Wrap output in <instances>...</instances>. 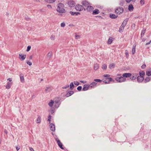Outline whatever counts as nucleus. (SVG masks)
<instances>
[{"instance_id": "obj_8", "label": "nucleus", "mask_w": 151, "mask_h": 151, "mask_svg": "<svg viewBox=\"0 0 151 151\" xmlns=\"http://www.w3.org/2000/svg\"><path fill=\"white\" fill-rule=\"evenodd\" d=\"M137 81L139 83H142L144 80V77L143 76H137Z\"/></svg>"}, {"instance_id": "obj_37", "label": "nucleus", "mask_w": 151, "mask_h": 151, "mask_svg": "<svg viewBox=\"0 0 151 151\" xmlns=\"http://www.w3.org/2000/svg\"><path fill=\"white\" fill-rule=\"evenodd\" d=\"M139 76H143L145 75V73L144 71H142L141 72H139Z\"/></svg>"}, {"instance_id": "obj_59", "label": "nucleus", "mask_w": 151, "mask_h": 151, "mask_svg": "<svg viewBox=\"0 0 151 151\" xmlns=\"http://www.w3.org/2000/svg\"><path fill=\"white\" fill-rule=\"evenodd\" d=\"M125 55H126V56L127 57V58L128 56H129V53H128V52L127 51V52H125Z\"/></svg>"}, {"instance_id": "obj_2", "label": "nucleus", "mask_w": 151, "mask_h": 151, "mask_svg": "<svg viewBox=\"0 0 151 151\" xmlns=\"http://www.w3.org/2000/svg\"><path fill=\"white\" fill-rule=\"evenodd\" d=\"M124 11V9L121 6L116 7L115 10L116 14L118 15L122 14L123 13Z\"/></svg>"}, {"instance_id": "obj_57", "label": "nucleus", "mask_w": 151, "mask_h": 151, "mask_svg": "<svg viewBox=\"0 0 151 151\" xmlns=\"http://www.w3.org/2000/svg\"><path fill=\"white\" fill-rule=\"evenodd\" d=\"M50 39L52 40H54L55 39V36H54L52 35L50 37Z\"/></svg>"}, {"instance_id": "obj_34", "label": "nucleus", "mask_w": 151, "mask_h": 151, "mask_svg": "<svg viewBox=\"0 0 151 151\" xmlns=\"http://www.w3.org/2000/svg\"><path fill=\"white\" fill-rule=\"evenodd\" d=\"M54 103L53 101L52 100H51L50 102L48 103V105L52 107Z\"/></svg>"}, {"instance_id": "obj_55", "label": "nucleus", "mask_w": 151, "mask_h": 151, "mask_svg": "<svg viewBox=\"0 0 151 151\" xmlns=\"http://www.w3.org/2000/svg\"><path fill=\"white\" fill-rule=\"evenodd\" d=\"M141 68L142 69H144L146 67V65L145 64H143L142 66H141Z\"/></svg>"}, {"instance_id": "obj_56", "label": "nucleus", "mask_w": 151, "mask_h": 151, "mask_svg": "<svg viewBox=\"0 0 151 151\" xmlns=\"http://www.w3.org/2000/svg\"><path fill=\"white\" fill-rule=\"evenodd\" d=\"M16 149L17 151L19 150L20 149V147L19 146H17L16 147Z\"/></svg>"}, {"instance_id": "obj_38", "label": "nucleus", "mask_w": 151, "mask_h": 151, "mask_svg": "<svg viewBox=\"0 0 151 151\" xmlns=\"http://www.w3.org/2000/svg\"><path fill=\"white\" fill-rule=\"evenodd\" d=\"M135 52V46H133L132 50V52L133 54H134Z\"/></svg>"}, {"instance_id": "obj_64", "label": "nucleus", "mask_w": 151, "mask_h": 151, "mask_svg": "<svg viewBox=\"0 0 151 151\" xmlns=\"http://www.w3.org/2000/svg\"><path fill=\"white\" fill-rule=\"evenodd\" d=\"M7 80L8 81H10V82H11L12 81V79L11 78H7Z\"/></svg>"}, {"instance_id": "obj_14", "label": "nucleus", "mask_w": 151, "mask_h": 151, "mask_svg": "<svg viewBox=\"0 0 151 151\" xmlns=\"http://www.w3.org/2000/svg\"><path fill=\"white\" fill-rule=\"evenodd\" d=\"M118 15H116L113 14H109V17L112 19H115L117 18Z\"/></svg>"}, {"instance_id": "obj_58", "label": "nucleus", "mask_w": 151, "mask_h": 151, "mask_svg": "<svg viewBox=\"0 0 151 151\" xmlns=\"http://www.w3.org/2000/svg\"><path fill=\"white\" fill-rule=\"evenodd\" d=\"M25 19L27 21H29L30 20V18L28 17H25Z\"/></svg>"}, {"instance_id": "obj_6", "label": "nucleus", "mask_w": 151, "mask_h": 151, "mask_svg": "<svg viewBox=\"0 0 151 151\" xmlns=\"http://www.w3.org/2000/svg\"><path fill=\"white\" fill-rule=\"evenodd\" d=\"M55 140L57 142V143L58 144V145L59 147L62 149L63 150L64 149V148L63 147V144L60 141L59 139L58 138H56Z\"/></svg>"}, {"instance_id": "obj_12", "label": "nucleus", "mask_w": 151, "mask_h": 151, "mask_svg": "<svg viewBox=\"0 0 151 151\" xmlns=\"http://www.w3.org/2000/svg\"><path fill=\"white\" fill-rule=\"evenodd\" d=\"M26 57V55H23L22 54H19V58L21 61H23L25 59Z\"/></svg>"}, {"instance_id": "obj_45", "label": "nucleus", "mask_w": 151, "mask_h": 151, "mask_svg": "<svg viewBox=\"0 0 151 151\" xmlns=\"http://www.w3.org/2000/svg\"><path fill=\"white\" fill-rule=\"evenodd\" d=\"M73 83L76 86H78L80 84L77 81H74L73 82Z\"/></svg>"}, {"instance_id": "obj_35", "label": "nucleus", "mask_w": 151, "mask_h": 151, "mask_svg": "<svg viewBox=\"0 0 151 151\" xmlns=\"http://www.w3.org/2000/svg\"><path fill=\"white\" fill-rule=\"evenodd\" d=\"M45 1L49 3H53L56 0H45Z\"/></svg>"}, {"instance_id": "obj_20", "label": "nucleus", "mask_w": 151, "mask_h": 151, "mask_svg": "<svg viewBox=\"0 0 151 151\" xmlns=\"http://www.w3.org/2000/svg\"><path fill=\"white\" fill-rule=\"evenodd\" d=\"M100 13L99 10L97 9H96L95 10L93 11L92 14L93 15H96L99 14Z\"/></svg>"}, {"instance_id": "obj_25", "label": "nucleus", "mask_w": 151, "mask_h": 151, "mask_svg": "<svg viewBox=\"0 0 151 151\" xmlns=\"http://www.w3.org/2000/svg\"><path fill=\"white\" fill-rule=\"evenodd\" d=\"M20 77L21 82L22 83H24V81L23 75L22 74H20Z\"/></svg>"}, {"instance_id": "obj_62", "label": "nucleus", "mask_w": 151, "mask_h": 151, "mask_svg": "<svg viewBox=\"0 0 151 151\" xmlns=\"http://www.w3.org/2000/svg\"><path fill=\"white\" fill-rule=\"evenodd\" d=\"M80 82L82 83H86V81H80Z\"/></svg>"}, {"instance_id": "obj_7", "label": "nucleus", "mask_w": 151, "mask_h": 151, "mask_svg": "<svg viewBox=\"0 0 151 151\" xmlns=\"http://www.w3.org/2000/svg\"><path fill=\"white\" fill-rule=\"evenodd\" d=\"M93 9L94 8L93 6H87L86 9L84 8V10L85 11L86 10L87 11L91 12L92 11Z\"/></svg>"}, {"instance_id": "obj_42", "label": "nucleus", "mask_w": 151, "mask_h": 151, "mask_svg": "<svg viewBox=\"0 0 151 151\" xmlns=\"http://www.w3.org/2000/svg\"><path fill=\"white\" fill-rule=\"evenodd\" d=\"M124 2H124V1L123 0H121L120 1V2L119 3V5L121 6H123V5L124 4Z\"/></svg>"}, {"instance_id": "obj_11", "label": "nucleus", "mask_w": 151, "mask_h": 151, "mask_svg": "<svg viewBox=\"0 0 151 151\" xmlns=\"http://www.w3.org/2000/svg\"><path fill=\"white\" fill-rule=\"evenodd\" d=\"M89 87V85L88 84H85L83 85V87L82 89L83 91H86L87 90Z\"/></svg>"}, {"instance_id": "obj_17", "label": "nucleus", "mask_w": 151, "mask_h": 151, "mask_svg": "<svg viewBox=\"0 0 151 151\" xmlns=\"http://www.w3.org/2000/svg\"><path fill=\"white\" fill-rule=\"evenodd\" d=\"M53 89V88L51 86H49L47 87L45 89V91L47 93L48 92L52 91Z\"/></svg>"}, {"instance_id": "obj_3", "label": "nucleus", "mask_w": 151, "mask_h": 151, "mask_svg": "<svg viewBox=\"0 0 151 151\" xmlns=\"http://www.w3.org/2000/svg\"><path fill=\"white\" fill-rule=\"evenodd\" d=\"M115 79L119 82H124L126 81L125 78H124L123 76L120 77H116L115 78Z\"/></svg>"}, {"instance_id": "obj_9", "label": "nucleus", "mask_w": 151, "mask_h": 151, "mask_svg": "<svg viewBox=\"0 0 151 151\" xmlns=\"http://www.w3.org/2000/svg\"><path fill=\"white\" fill-rule=\"evenodd\" d=\"M50 124V128L51 130L52 131H54L55 130V126L54 124L53 123H50L49 122Z\"/></svg>"}, {"instance_id": "obj_1", "label": "nucleus", "mask_w": 151, "mask_h": 151, "mask_svg": "<svg viewBox=\"0 0 151 151\" xmlns=\"http://www.w3.org/2000/svg\"><path fill=\"white\" fill-rule=\"evenodd\" d=\"M57 11L60 13H64L65 11L64 9V5L61 3H58L57 5Z\"/></svg>"}, {"instance_id": "obj_61", "label": "nucleus", "mask_w": 151, "mask_h": 151, "mask_svg": "<svg viewBox=\"0 0 151 151\" xmlns=\"http://www.w3.org/2000/svg\"><path fill=\"white\" fill-rule=\"evenodd\" d=\"M47 6L49 9H50V8L51 9V8H52L51 6L50 5H47Z\"/></svg>"}, {"instance_id": "obj_44", "label": "nucleus", "mask_w": 151, "mask_h": 151, "mask_svg": "<svg viewBox=\"0 0 151 151\" xmlns=\"http://www.w3.org/2000/svg\"><path fill=\"white\" fill-rule=\"evenodd\" d=\"M94 81L95 82H102V80L99 79H94Z\"/></svg>"}, {"instance_id": "obj_10", "label": "nucleus", "mask_w": 151, "mask_h": 151, "mask_svg": "<svg viewBox=\"0 0 151 151\" xmlns=\"http://www.w3.org/2000/svg\"><path fill=\"white\" fill-rule=\"evenodd\" d=\"M68 4L70 7H73L75 5V2L73 1H69L68 2Z\"/></svg>"}, {"instance_id": "obj_46", "label": "nucleus", "mask_w": 151, "mask_h": 151, "mask_svg": "<svg viewBox=\"0 0 151 151\" xmlns=\"http://www.w3.org/2000/svg\"><path fill=\"white\" fill-rule=\"evenodd\" d=\"M132 74V75H133V76H134L135 77H136V78H137V76H138V73H133Z\"/></svg>"}, {"instance_id": "obj_47", "label": "nucleus", "mask_w": 151, "mask_h": 151, "mask_svg": "<svg viewBox=\"0 0 151 151\" xmlns=\"http://www.w3.org/2000/svg\"><path fill=\"white\" fill-rule=\"evenodd\" d=\"M26 63L27 64H28L30 66L32 65V63L29 60H27L26 61Z\"/></svg>"}, {"instance_id": "obj_22", "label": "nucleus", "mask_w": 151, "mask_h": 151, "mask_svg": "<svg viewBox=\"0 0 151 151\" xmlns=\"http://www.w3.org/2000/svg\"><path fill=\"white\" fill-rule=\"evenodd\" d=\"M128 21V18H126L123 21L122 25L125 27Z\"/></svg>"}, {"instance_id": "obj_32", "label": "nucleus", "mask_w": 151, "mask_h": 151, "mask_svg": "<svg viewBox=\"0 0 151 151\" xmlns=\"http://www.w3.org/2000/svg\"><path fill=\"white\" fill-rule=\"evenodd\" d=\"M124 27H125L124 26L121 25L120 26L119 28V31L120 32H121L124 29Z\"/></svg>"}, {"instance_id": "obj_39", "label": "nucleus", "mask_w": 151, "mask_h": 151, "mask_svg": "<svg viewBox=\"0 0 151 151\" xmlns=\"http://www.w3.org/2000/svg\"><path fill=\"white\" fill-rule=\"evenodd\" d=\"M102 68L103 70H106L107 68V65L106 64H104L102 65Z\"/></svg>"}, {"instance_id": "obj_18", "label": "nucleus", "mask_w": 151, "mask_h": 151, "mask_svg": "<svg viewBox=\"0 0 151 151\" xmlns=\"http://www.w3.org/2000/svg\"><path fill=\"white\" fill-rule=\"evenodd\" d=\"M96 84L97 83L96 82H93L89 85V87L91 88H93L96 86Z\"/></svg>"}, {"instance_id": "obj_43", "label": "nucleus", "mask_w": 151, "mask_h": 151, "mask_svg": "<svg viewBox=\"0 0 151 151\" xmlns=\"http://www.w3.org/2000/svg\"><path fill=\"white\" fill-rule=\"evenodd\" d=\"M52 52H51V51L49 52L48 53L47 55V56L49 57L50 58H51L52 56Z\"/></svg>"}, {"instance_id": "obj_23", "label": "nucleus", "mask_w": 151, "mask_h": 151, "mask_svg": "<svg viewBox=\"0 0 151 151\" xmlns=\"http://www.w3.org/2000/svg\"><path fill=\"white\" fill-rule=\"evenodd\" d=\"M70 13L72 15H78V14H80V13L79 12H73L71 11L70 12Z\"/></svg>"}, {"instance_id": "obj_33", "label": "nucleus", "mask_w": 151, "mask_h": 151, "mask_svg": "<svg viewBox=\"0 0 151 151\" xmlns=\"http://www.w3.org/2000/svg\"><path fill=\"white\" fill-rule=\"evenodd\" d=\"M115 65L114 64L111 63L109 65V68L110 69H112L114 68Z\"/></svg>"}, {"instance_id": "obj_36", "label": "nucleus", "mask_w": 151, "mask_h": 151, "mask_svg": "<svg viewBox=\"0 0 151 151\" xmlns=\"http://www.w3.org/2000/svg\"><path fill=\"white\" fill-rule=\"evenodd\" d=\"M70 89L71 90H73L74 87V86L73 82L70 83Z\"/></svg>"}, {"instance_id": "obj_4", "label": "nucleus", "mask_w": 151, "mask_h": 151, "mask_svg": "<svg viewBox=\"0 0 151 151\" xmlns=\"http://www.w3.org/2000/svg\"><path fill=\"white\" fill-rule=\"evenodd\" d=\"M103 82L105 83H109L111 81H113L114 82V81L111 78H104L103 79Z\"/></svg>"}, {"instance_id": "obj_28", "label": "nucleus", "mask_w": 151, "mask_h": 151, "mask_svg": "<svg viewBox=\"0 0 151 151\" xmlns=\"http://www.w3.org/2000/svg\"><path fill=\"white\" fill-rule=\"evenodd\" d=\"M41 118L40 116L39 115L38 116V117L36 120V122L37 123H40L41 122Z\"/></svg>"}, {"instance_id": "obj_54", "label": "nucleus", "mask_w": 151, "mask_h": 151, "mask_svg": "<svg viewBox=\"0 0 151 151\" xmlns=\"http://www.w3.org/2000/svg\"><path fill=\"white\" fill-rule=\"evenodd\" d=\"M140 4L143 5L145 4V1L144 0H141L140 1Z\"/></svg>"}, {"instance_id": "obj_19", "label": "nucleus", "mask_w": 151, "mask_h": 151, "mask_svg": "<svg viewBox=\"0 0 151 151\" xmlns=\"http://www.w3.org/2000/svg\"><path fill=\"white\" fill-rule=\"evenodd\" d=\"M114 39L112 37H110L108 39L107 43L108 45H110L113 41Z\"/></svg>"}, {"instance_id": "obj_13", "label": "nucleus", "mask_w": 151, "mask_h": 151, "mask_svg": "<svg viewBox=\"0 0 151 151\" xmlns=\"http://www.w3.org/2000/svg\"><path fill=\"white\" fill-rule=\"evenodd\" d=\"M122 75L124 78L125 77L127 78L130 77V76H132V74L130 73H124Z\"/></svg>"}, {"instance_id": "obj_15", "label": "nucleus", "mask_w": 151, "mask_h": 151, "mask_svg": "<svg viewBox=\"0 0 151 151\" xmlns=\"http://www.w3.org/2000/svg\"><path fill=\"white\" fill-rule=\"evenodd\" d=\"M74 93V92L73 91H69L66 93L65 96L67 97H68L73 94Z\"/></svg>"}, {"instance_id": "obj_21", "label": "nucleus", "mask_w": 151, "mask_h": 151, "mask_svg": "<svg viewBox=\"0 0 151 151\" xmlns=\"http://www.w3.org/2000/svg\"><path fill=\"white\" fill-rule=\"evenodd\" d=\"M128 10L130 12L132 11L134 9L133 6L132 4H130L128 6Z\"/></svg>"}, {"instance_id": "obj_50", "label": "nucleus", "mask_w": 151, "mask_h": 151, "mask_svg": "<svg viewBox=\"0 0 151 151\" xmlns=\"http://www.w3.org/2000/svg\"><path fill=\"white\" fill-rule=\"evenodd\" d=\"M65 26V24L64 22H62L60 24V26L61 27H64Z\"/></svg>"}, {"instance_id": "obj_49", "label": "nucleus", "mask_w": 151, "mask_h": 151, "mask_svg": "<svg viewBox=\"0 0 151 151\" xmlns=\"http://www.w3.org/2000/svg\"><path fill=\"white\" fill-rule=\"evenodd\" d=\"M31 48V46L30 45L28 46L27 47V48L26 51L27 52L30 50Z\"/></svg>"}, {"instance_id": "obj_40", "label": "nucleus", "mask_w": 151, "mask_h": 151, "mask_svg": "<svg viewBox=\"0 0 151 151\" xmlns=\"http://www.w3.org/2000/svg\"><path fill=\"white\" fill-rule=\"evenodd\" d=\"M130 79L131 80H135L136 79H137L136 77V76L135 77L134 76H133V75H132V76H130Z\"/></svg>"}, {"instance_id": "obj_27", "label": "nucleus", "mask_w": 151, "mask_h": 151, "mask_svg": "<svg viewBox=\"0 0 151 151\" xmlns=\"http://www.w3.org/2000/svg\"><path fill=\"white\" fill-rule=\"evenodd\" d=\"M59 103V102L58 101L55 102L54 105V107L56 108H58L59 107L60 105Z\"/></svg>"}, {"instance_id": "obj_24", "label": "nucleus", "mask_w": 151, "mask_h": 151, "mask_svg": "<svg viewBox=\"0 0 151 151\" xmlns=\"http://www.w3.org/2000/svg\"><path fill=\"white\" fill-rule=\"evenodd\" d=\"M12 84V83L8 82L6 86V88L8 89H9L11 88Z\"/></svg>"}, {"instance_id": "obj_51", "label": "nucleus", "mask_w": 151, "mask_h": 151, "mask_svg": "<svg viewBox=\"0 0 151 151\" xmlns=\"http://www.w3.org/2000/svg\"><path fill=\"white\" fill-rule=\"evenodd\" d=\"M80 38V36L79 35H75V38L76 39H78Z\"/></svg>"}, {"instance_id": "obj_30", "label": "nucleus", "mask_w": 151, "mask_h": 151, "mask_svg": "<svg viewBox=\"0 0 151 151\" xmlns=\"http://www.w3.org/2000/svg\"><path fill=\"white\" fill-rule=\"evenodd\" d=\"M99 68V65L97 63H96L94 65V68L95 70H97Z\"/></svg>"}, {"instance_id": "obj_29", "label": "nucleus", "mask_w": 151, "mask_h": 151, "mask_svg": "<svg viewBox=\"0 0 151 151\" xmlns=\"http://www.w3.org/2000/svg\"><path fill=\"white\" fill-rule=\"evenodd\" d=\"M150 80V78L149 77H147L145 79H144V82L145 83H147L149 82Z\"/></svg>"}, {"instance_id": "obj_48", "label": "nucleus", "mask_w": 151, "mask_h": 151, "mask_svg": "<svg viewBox=\"0 0 151 151\" xmlns=\"http://www.w3.org/2000/svg\"><path fill=\"white\" fill-rule=\"evenodd\" d=\"M82 86H79L77 88V90L79 91H80L82 89Z\"/></svg>"}, {"instance_id": "obj_60", "label": "nucleus", "mask_w": 151, "mask_h": 151, "mask_svg": "<svg viewBox=\"0 0 151 151\" xmlns=\"http://www.w3.org/2000/svg\"><path fill=\"white\" fill-rule=\"evenodd\" d=\"M29 149L31 151H35L31 147H29Z\"/></svg>"}, {"instance_id": "obj_26", "label": "nucleus", "mask_w": 151, "mask_h": 151, "mask_svg": "<svg viewBox=\"0 0 151 151\" xmlns=\"http://www.w3.org/2000/svg\"><path fill=\"white\" fill-rule=\"evenodd\" d=\"M146 29H143L141 31V38H142L144 36L145 34V32Z\"/></svg>"}, {"instance_id": "obj_41", "label": "nucleus", "mask_w": 151, "mask_h": 151, "mask_svg": "<svg viewBox=\"0 0 151 151\" xmlns=\"http://www.w3.org/2000/svg\"><path fill=\"white\" fill-rule=\"evenodd\" d=\"M55 111L54 109L52 108H51L50 109V112L51 114H53Z\"/></svg>"}, {"instance_id": "obj_53", "label": "nucleus", "mask_w": 151, "mask_h": 151, "mask_svg": "<svg viewBox=\"0 0 151 151\" xmlns=\"http://www.w3.org/2000/svg\"><path fill=\"white\" fill-rule=\"evenodd\" d=\"M69 86L68 85H66L65 86L62 87V88L63 89H66L69 87Z\"/></svg>"}, {"instance_id": "obj_31", "label": "nucleus", "mask_w": 151, "mask_h": 151, "mask_svg": "<svg viewBox=\"0 0 151 151\" xmlns=\"http://www.w3.org/2000/svg\"><path fill=\"white\" fill-rule=\"evenodd\" d=\"M150 70H147L146 72V75L148 76H151V69Z\"/></svg>"}, {"instance_id": "obj_16", "label": "nucleus", "mask_w": 151, "mask_h": 151, "mask_svg": "<svg viewBox=\"0 0 151 151\" xmlns=\"http://www.w3.org/2000/svg\"><path fill=\"white\" fill-rule=\"evenodd\" d=\"M83 5L85 6H87L89 4L88 2L86 0H85L83 1L82 2Z\"/></svg>"}, {"instance_id": "obj_52", "label": "nucleus", "mask_w": 151, "mask_h": 151, "mask_svg": "<svg viewBox=\"0 0 151 151\" xmlns=\"http://www.w3.org/2000/svg\"><path fill=\"white\" fill-rule=\"evenodd\" d=\"M103 76L105 78H109L108 77L110 76V75L109 74H105Z\"/></svg>"}, {"instance_id": "obj_63", "label": "nucleus", "mask_w": 151, "mask_h": 151, "mask_svg": "<svg viewBox=\"0 0 151 151\" xmlns=\"http://www.w3.org/2000/svg\"><path fill=\"white\" fill-rule=\"evenodd\" d=\"M151 43V40L149 42H147V43L145 45H149V44H150Z\"/></svg>"}, {"instance_id": "obj_5", "label": "nucleus", "mask_w": 151, "mask_h": 151, "mask_svg": "<svg viewBox=\"0 0 151 151\" xmlns=\"http://www.w3.org/2000/svg\"><path fill=\"white\" fill-rule=\"evenodd\" d=\"M84 9V8L82 6L79 4H77L75 6V9L78 11H82Z\"/></svg>"}]
</instances>
